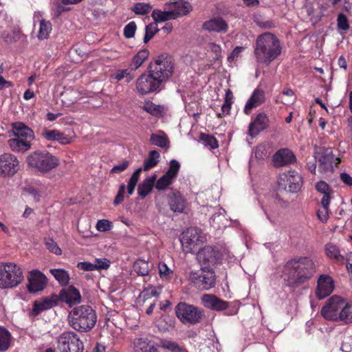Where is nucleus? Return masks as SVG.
Listing matches in <instances>:
<instances>
[{"instance_id":"f257e3e1","label":"nucleus","mask_w":352,"mask_h":352,"mask_svg":"<svg viewBox=\"0 0 352 352\" xmlns=\"http://www.w3.org/2000/svg\"><path fill=\"white\" fill-rule=\"evenodd\" d=\"M314 269V263L309 258L294 259L285 264L281 277L287 285L294 287L310 278Z\"/></svg>"},{"instance_id":"f03ea898","label":"nucleus","mask_w":352,"mask_h":352,"mask_svg":"<svg viewBox=\"0 0 352 352\" xmlns=\"http://www.w3.org/2000/svg\"><path fill=\"white\" fill-rule=\"evenodd\" d=\"M280 52V42L275 35L265 33L256 38L254 55L258 63L269 65Z\"/></svg>"},{"instance_id":"7ed1b4c3","label":"nucleus","mask_w":352,"mask_h":352,"mask_svg":"<svg viewBox=\"0 0 352 352\" xmlns=\"http://www.w3.org/2000/svg\"><path fill=\"white\" fill-rule=\"evenodd\" d=\"M70 326L76 331L85 332L92 329L96 322L95 311L89 305L74 308L69 314Z\"/></svg>"},{"instance_id":"20e7f679","label":"nucleus","mask_w":352,"mask_h":352,"mask_svg":"<svg viewBox=\"0 0 352 352\" xmlns=\"http://www.w3.org/2000/svg\"><path fill=\"white\" fill-rule=\"evenodd\" d=\"M23 279V272L19 265L14 262H0V289L14 288Z\"/></svg>"},{"instance_id":"39448f33","label":"nucleus","mask_w":352,"mask_h":352,"mask_svg":"<svg viewBox=\"0 0 352 352\" xmlns=\"http://www.w3.org/2000/svg\"><path fill=\"white\" fill-rule=\"evenodd\" d=\"M27 162L30 167L43 173L52 170L59 164V160L46 151L32 153L28 156Z\"/></svg>"},{"instance_id":"423d86ee","label":"nucleus","mask_w":352,"mask_h":352,"mask_svg":"<svg viewBox=\"0 0 352 352\" xmlns=\"http://www.w3.org/2000/svg\"><path fill=\"white\" fill-rule=\"evenodd\" d=\"M179 240L183 251L185 253H192L206 241L207 237L200 229L189 228L182 233Z\"/></svg>"},{"instance_id":"0eeeda50","label":"nucleus","mask_w":352,"mask_h":352,"mask_svg":"<svg viewBox=\"0 0 352 352\" xmlns=\"http://www.w3.org/2000/svg\"><path fill=\"white\" fill-rule=\"evenodd\" d=\"M315 157L318 161V171L324 175L331 174L334 167L340 163V160L335 157L330 148H316Z\"/></svg>"},{"instance_id":"6e6552de","label":"nucleus","mask_w":352,"mask_h":352,"mask_svg":"<svg viewBox=\"0 0 352 352\" xmlns=\"http://www.w3.org/2000/svg\"><path fill=\"white\" fill-rule=\"evenodd\" d=\"M57 349L59 352H82L84 346L78 336L72 331H64L57 339Z\"/></svg>"},{"instance_id":"1a4fd4ad","label":"nucleus","mask_w":352,"mask_h":352,"mask_svg":"<svg viewBox=\"0 0 352 352\" xmlns=\"http://www.w3.org/2000/svg\"><path fill=\"white\" fill-rule=\"evenodd\" d=\"M278 188L289 192H298L303 184L302 176L294 170H289L279 175Z\"/></svg>"},{"instance_id":"9d476101","label":"nucleus","mask_w":352,"mask_h":352,"mask_svg":"<svg viewBox=\"0 0 352 352\" xmlns=\"http://www.w3.org/2000/svg\"><path fill=\"white\" fill-rule=\"evenodd\" d=\"M177 317L184 324H195L202 318L203 311L192 305L179 302L175 307Z\"/></svg>"},{"instance_id":"9b49d317","label":"nucleus","mask_w":352,"mask_h":352,"mask_svg":"<svg viewBox=\"0 0 352 352\" xmlns=\"http://www.w3.org/2000/svg\"><path fill=\"white\" fill-rule=\"evenodd\" d=\"M344 300V298L338 296L329 298L321 309L322 316L327 320L338 321Z\"/></svg>"},{"instance_id":"f8f14e48","label":"nucleus","mask_w":352,"mask_h":352,"mask_svg":"<svg viewBox=\"0 0 352 352\" xmlns=\"http://www.w3.org/2000/svg\"><path fill=\"white\" fill-rule=\"evenodd\" d=\"M173 69V66L170 58L159 57L152 66L151 74L162 84L171 76Z\"/></svg>"},{"instance_id":"ddd939ff","label":"nucleus","mask_w":352,"mask_h":352,"mask_svg":"<svg viewBox=\"0 0 352 352\" xmlns=\"http://www.w3.org/2000/svg\"><path fill=\"white\" fill-rule=\"evenodd\" d=\"M19 168V162L16 156L10 153H4L0 155V177H12Z\"/></svg>"},{"instance_id":"4468645a","label":"nucleus","mask_w":352,"mask_h":352,"mask_svg":"<svg viewBox=\"0 0 352 352\" xmlns=\"http://www.w3.org/2000/svg\"><path fill=\"white\" fill-rule=\"evenodd\" d=\"M161 84L152 74H143L136 80V90L141 95L160 90Z\"/></svg>"},{"instance_id":"2eb2a0df","label":"nucleus","mask_w":352,"mask_h":352,"mask_svg":"<svg viewBox=\"0 0 352 352\" xmlns=\"http://www.w3.org/2000/svg\"><path fill=\"white\" fill-rule=\"evenodd\" d=\"M28 291L31 293H35L43 291L45 288L47 284V278L41 271L33 270L28 274Z\"/></svg>"},{"instance_id":"dca6fc26","label":"nucleus","mask_w":352,"mask_h":352,"mask_svg":"<svg viewBox=\"0 0 352 352\" xmlns=\"http://www.w3.org/2000/svg\"><path fill=\"white\" fill-rule=\"evenodd\" d=\"M179 168V163L175 160H172L170 162L169 168L167 172L159 179L155 181V188L160 190L166 189L176 178Z\"/></svg>"},{"instance_id":"f3484780","label":"nucleus","mask_w":352,"mask_h":352,"mask_svg":"<svg viewBox=\"0 0 352 352\" xmlns=\"http://www.w3.org/2000/svg\"><path fill=\"white\" fill-rule=\"evenodd\" d=\"M334 289V282L331 276L327 274L320 276L318 279L316 295L322 299L330 295Z\"/></svg>"},{"instance_id":"a211bd4d","label":"nucleus","mask_w":352,"mask_h":352,"mask_svg":"<svg viewBox=\"0 0 352 352\" xmlns=\"http://www.w3.org/2000/svg\"><path fill=\"white\" fill-rule=\"evenodd\" d=\"M296 161L293 152L288 148H281L275 153L273 156V163L276 167H281L291 164Z\"/></svg>"},{"instance_id":"6ab92c4d","label":"nucleus","mask_w":352,"mask_h":352,"mask_svg":"<svg viewBox=\"0 0 352 352\" xmlns=\"http://www.w3.org/2000/svg\"><path fill=\"white\" fill-rule=\"evenodd\" d=\"M202 305L210 309L222 311L228 307V302L212 294H204L201 298Z\"/></svg>"},{"instance_id":"aec40b11","label":"nucleus","mask_w":352,"mask_h":352,"mask_svg":"<svg viewBox=\"0 0 352 352\" xmlns=\"http://www.w3.org/2000/svg\"><path fill=\"white\" fill-rule=\"evenodd\" d=\"M59 296L61 301L65 302L70 307L78 304L81 301V295L79 291L74 286H69L62 289Z\"/></svg>"},{"instance_id":"412c9836","label":"nucleus","mask_w":352,"mask_h":352,"mask_svg":"<svg viewBox=\"0 0 352 352\" xmlns=\"http://www.w3.org/2000/svg\"><path fill=\"white\" fill-rule=\"evenodd\" d=\"M197 260L203 264H214L218 259V252L212 246H205L197 252Z\"/></svg>"},{"instance_id":"4be33fe9","label":"nucleus","mask_w":352,"mask_h":352,"mask_svg":"<svg viewBox=\"0 0 352 352\" xmlns=\"http://www.w3.org/2000/svg\"><path fill=\"white\" fill-rule=\"evenodd\" d=\"M268 125V119L265 113H258L256 118L249 125V134L256 136L261 131L264 130Z\"/></svg>"},{"instance_id":"5701e85b","label":"nucleus","mask_w":352,"mask_h":352,"mask_svg":"<svg viewBox=\"0 0 352 352\" xmlns=\"http://www.w3.org/2000/svg\"><path fill=\"white\" fill-rule=\"evenodd\" d=\"M265 99V92L261 89H256L245 105L244 113L248 115L253 108L263 103Z\"/></svg>"},{"instance_id":"b1692460","label":"nucleus","mask_w":352,"mask_h":352,"mask_svg":"<svg viewBox=\"0 0 352 352\" xmlns=\"http://www.w3.org/2000/svg\"><path fill=\"white\" fill-rule=\"evenodd\" d=\"M43 137L48 141H58L60 144L65 145L72 142L69 137L65 135L58 130L45 129L42 132Z\"/></svg>"},{"instance_id":"393cba45","label":"nucleus","mask_w":352,"mask_h":352,"mask_svg":"<svg viewBox=\"0 0 352 352\" xmlns=\"http://www.w3.org/2000/svg\"><path fill=\"white\" fill-rule=\"evenodd\" d=\"M31 139L14 137L8 140V143L12 151L25 152L31 147Z\"/></svg>"},{"instance_id":"a878e982","label":"nucleus","mask_w":352,"mask_h":352,"mask_svg":"<svg viewBox=\"0 0 352 352\" xmlns=\"http://www.w3.org/2000/svg\"><path fill=\"white\" fill-rule=\"evenodd\" d=\"M12 133L14 137L33 140L34 135L33 131L23 122L12 124Z\"/></svg>"},{"instance_id":"bb28decb","label":"nucleus","mask_w":352,"mask_h":352,"mask_svg":"<svg viewBox=\"0 0 352 352\" xmlns=\"http://www.w3.org/2000/svg\"><path fill=\"white\" fill-rule=\"evenodd\" d=\"M170 210L174 212L182 213L187 208V203L182 195L179 193H174L169 199Z\"/></svg>"},{"instance_id":"cd10ccee","label":"nucleus","mask_w":352,"mask_h":352,"mask_svg":"<svg viewBox=\"0 0 352 352\" xmlns=\"http://www.w3.org/2000/svg\"><path fill=\"white\" fill-rule=\"evenodd\" d=\"M203 28L210 32H221L227 30L228 25L221 19H213L206 21L203 24Z\"/></svg>"},{"instance_id":"c85d7f7f","label":"nucleus","mask_w":352,"mask_h":352,"mask_svg":"<svg viewBox=\"0 0 352 352\" xmlns=\"http://www.w3.org/2000/svg\"><path fill=\"white\" fill-rule=\"evenodd\" d=\"M134 352H157L154 344L147 338H137L133 342Z\"/></svg>"},{"instance_id":"c756f323","label":"nucleus","mask_w":352,"mask_h":352,"mask_svg":"<svg viewBox=\"0 0 352 352\" xmlns=\"http://www.w3.org/2000/svg\"><path fill=\"white\" fill-rule=\"evenodd\" d=\"M206 56L210 61H217L221 57V47L214 42H209L205 47Z\"/></svg>"},{"instance_id":"7c9ffc66","label":"nucleus","mask_w":352,"mask_h":352,"mask_svg":"<svg viewBox=\"0 0 352 352\" xmlns=\"http://www.w3.org/2000/svg\"><path fill=\"white\" fill-rule=\"evenodd\" d=\"M325 254L330 259L342 263L344 257L340 254V248L333 243H327L324 247Z\"/></svg>"},{"instance_id":"2f4dec72","label":"nucleus","mask_w":352,"mask_h":352,"mask_svg":"<svg viewBox=\"0 0 352 352\" xmlns=\"http://www.w3.org/2000/svg\"><path fill=\"white\" fill-rule=\"evenodd\" d=\"M157 177L155 175L146 178L143 182L138 186V194L142 198L145 197L152 190Z\"/></svg>"},{"instance_id":"473e14b6","label":"nucleus","mask_w":352,"mask_h":352,"mask_svg":"<svg viewBox=\"0 0 352 352\" xmlns=\"http://www.w3.org/2000/svg\"><path fill=\"white\" fill-rule=\"evenodd\" d=\"M152 17L155 21V23L158 22H164L170 19H177V14L172 11H161L160 10H154L152 12Z\"/></svg>"},{"instance_id":"72a5a7b5","label":"nucleus","mask_w":352,"mask_h":352,"mask_svg":"<svg viewBox=\"0 0 352 352\" xmlns=\"http://www.w3.org/2000/svg\"><path fill=\"white\" fill-rule=\"evenodd\" d=\"M201 287L203 289H209L213 287L215 285V276L212 271L204 270L201 280H200Z\"/></svg>"},{"instance_id":"f704fd0d","label":"nucleus","mask_w":352,"mask_h":352,"mask_svg":"<svg viewBox=\"0 0 352 352\" xmlns=\"http://www.w3.org/2000/svg\"><path fill=\"white\" fill-rule=\"evenodd\" d=\"M330 200L325 197L321 199L320 206L318 209L317 216L319 220L322 222H327L329 219V206Z\"/></svg>"},{"instance_id":"c9c22d12","label":"nucleus","mask_w":352,"mask_h":352,"mask_svg":"<svg viewBox=\"0 0 352 352\" xmlns=\"http://www.w3.org/2000/svg\"><path fill=\"white\" fill-rule=\"evenodd\" d=\"M11 333L5 328L0 327V351H7L11 345Z\"/></svg>"},{"instance_id":"e433bc0d","label":"nucleus","mask_w":352,"mask_h":352,"mask_svg":"<svg viewBox=\"0 0 352 352\" xmlns=\"http://www.w3.org/2000/svg\"><path fill=\"white\" fill-rule=\"evenodd\" d=\"M344 324L352 322V302H347L345 300L342 307L341 315L339 320Z\"/></svg>"},{"instance_id":"4c0bfd02","label":"nucleus","mask_w":352,"mask_h":352,"mask_svg":"<svg viewBox=\"0 0 352 352\" xmlns=\"http://www.w3.org/2000/svg\"><path fill=\"white\" fill-rule=\"evenodd\" d=\"M53 305L54 301L46 298L41 300H36L32 311L35 315H38L41 311L50 309Z\"/></svg>"},{"instance_id":"58836bf2","label":"nucleus","mask_w":352,"mask_h":352,"mask_svg":"<svg viewBox=\"0 0 352 352\" xmlns=\"http://www.w3.org/2000/svg\"><path fill=\"white\" fill-rule=\"evenodd\" d=\"M50 273L61 285H67L69 281L68 272L63 269H51Z\"/></svg>"},{"instance_id":"ea45409f","label":"nucleus","mask_w":352,"mask_h":352,"mask_svg":"<svg viewBox=\"0 0 352 352\" xmlns=\"http://www.w3.org/2000/svg\"><path fill=\"white\" fill-rule=\"evenodd\" d=\"M160 155L157 151H151L144 160L143 168L146 171L155 166L160 161Z\"/></svg>"},{"instance_id":"a19ab883","label":"nucleus","mask_w":352,"mask_h":352,"mask_svg":"<svg viewBox=\"0 0 352 352\" xmlns=\"http://www.w3.org/2000/svg\"><path fill=\"white\" fill-rule=\"evenodd\" d=\"M233 101V95L230 90L228 89L226 91L225 101L221 107V113H217L218 117H222L230 113L231 105Z\"/></svg>"},{"instance_id":"79ce46f5","label":"nucleus","mask_w":352,"mask_h":352,"mask_svg":"<svg viewBox=\"0 0 352 352\" xmlns=\"http://www.w3.org/2000/svg\"><path fill=\"white\" fill-rule=\"evenodd\" d=\"M149 52L147 50H140L133 58L131 67L133 69H138L148 58Z\"/></svg>"},{"instance_id":"37998d69","label":"nucleus","mask_w":352,"mask_h":352,"mask_svg":"<svg viewBox=\"0 0 352 352\" xmlns=\"http://www.w3.org/2000/svg\"><path fill=\"white\" fill-rule=\"evenodd\" d=\"M142 108L147 113L155 116L161 115L164 111L162 106L155 104L150 101L145 102Z\"/></svg>"},{"instance_id":"c03bdc74","label":"nucleus","mask_w":352,"mask_h":352,"mask_svg":"<svg viewBox=\"0 0 352 352\" xmlns=\"http://www.w3.org/2000/svg\"><path fill=\"white\" fill-rule=\"evenodd\" d=\"M151 142L160 147H166L168 145V139L163 132L152 134L151 136Z\"/></svg>"},{"instance_id":"a18cd8bd","label":"nucleus","mask_w":352,"mask_h":352,"mask_svg":"<svg viewBox=\"0 0 352 352\" xmlns=\"http://www.w3.org/2000/svg\"><path fill=\"white\" fill-rule=\"evenodd\" d=\"M52 31V25L50 22L41 20L40 21V27L38 33V38L40 40L46 39L48 38L50 33Z\"/></svg>"},{"instance_id":"49530a36","label":"nucleus","mask_w":352,"mask_h":352,"mask_svg":"<svg viewBox=\"0 0 352 352\" xmlns=\"http://www.w3.org/2000/svg\"><path fill=\"white\" fill-rule=\"evenodd\" d=\"M192 10V7L191 4L188 1H184L181 3L178 4L175 10H173L175 14H177V18L182 16H185L189 14Z\"/></svg>"},{"instance_id":"de8ad7c7","label":"nucleus","mask_w":352,"mask_h":352,"mask_svg":"<svg viewBox=\"0 0 352 352\" xmlns=\"http://www.w3.org/2000/svg\"><path fill=\"white\" fill-rule=\"evenodd\" d=\"M160 344L162 348L168 349L172 352H187L183 346L170 340H162L161 341Z\"/></svg>"},{"instance_id":"09e8293b","label":"nucleus","mask_w":352,"mask_h":352,"mask_svg":"<svg viewBox=\"0 0 352 352\" xmlns=\"http://www.w3.org/2000/svg\"><path fill=\"white\" fill-rule=\"evenodd\" d=\"M113 78L118 81L125 78L126 82L129 83L133 79L134 76L128 69H124L116 71L113 74Z\"/></svg>"},{"instance_id":"8fccbe9b","label":"nucleus","mask_w":352,"mask_h":352,"mask_svg":"<svg viewBox=\"0 0 352 352\" xmlns=\"http://www.w3.org/2000/svg\"><path fill=\"white\" fill-rule=\"evenodd\" d=\"M135 272L140 276H146L148 274L149 267L148 263L144 260H138L134 263Z\"/></svg>"},{"instance_id":"3c124183","label":"nucleus","mask_w":352,"mask_h":352,"mask_svg":"<svg viewBox=\"0 0 352 352\" xmlns=\"http://www.w3.org/2000/svg\"><path fill=\"white\" fill-rule=\"evenodd\" d=\"M157 294L158 293L154 287H148L140 293L138 297V302L144 303L148 298L156 296Z\"/></svg>"},{"instance_id":"603ef678","label":"nucleus","mask_w":352,"mask_h":352,"mask_svg":"<svg viewBox=\"0 0 352 352\" xmlns=\"http://www.w3.org/2000/svg\"><path fill=\"white\" fill-rule=\"evenodd\" d=\"M142 170V168H139L131 175L127 186V190L129 195H132L133 193L135 186L139 180L140 174Z\"/></svg>"},{"instance_id":"864d4df0","label":"nucleus","mask_w":352,"mask_h":352,"mask_svg":"<svg viewBox=\"0 0 352 352\" xmlns=\"http://www.w3.org/2000/svg\"><path fill=\"white\" fill-rule=\"evenodd\" d=\"M152 7L149 3H135L132 10L138 15H144L150 12Z\"/></svg>"},{"instance_id":"5fc2aeb1","label":"nucleus","mask_w":352,"mask_h":352,"mask_svg":"<svg viewBox=\"0 0 352 352\" xmlns=\"http://www.w3.org/2000/svg\"><path fill=\"white\" fill-rule=\"evenodd\" d=\"M159 31L157 23H150L145 28V34L144 36V43H148L154 35Z\"/></svg>"},{"instance_id":"6e6d98bb","label":"nucleus","mask_w":352,"mask_h":352,"mask_svg":"<svg viewBox=\"0 0 352 352\" xmlns=\"http://www.w3.org/2000/svg\"><path fill=\"white\" fill-rule=\"evenodd\" d=\"M158 267L160 276L162 279L169 280L173 276V271L166 263H160Z\"/></svg>"},{"instance_id":"4d7b16f0","label":"nucleus","mask_w":352,"mask_h":352,"mask_svg":"<svg viewBox=\"0 0 352 352\" xmlns=\"http://www.w3.org/2000/svg\"><path fill=\"white\" fill-rule=\"evenodd\" d=\"M201 140L205 146H208L211 149H214L218 147V142L217 140L209 135L201 134Z\"/></svg>"},{"instance_id":"13d9d810","label":"nucleus","mask_w":352,"mask_h":352,"mask_svg":"<svg viewBox=\"0 0 352 352\" xmlns=\"http://www.w3.org/2000/svg\"><path fill=\"white\" fill-rule=\"evenodd\" d=\"M316 190L323 194L322 198L327 197L329 200L331 199L330 195L331 193V190L329 186L324 182H319L316 184Z\"/></svg>"},{"instance_id":"bf43d9fd","label":"nucleus","mask_w":352,"mask_h":352,"mask_svg":"<svg viewBox=\"0 0 352 352\" xmlns=\"http://www.w3.org/2000/svg\"><path fill=\"white\" fill-rule=\"evenodd\" d=\"M112 222L104 219L98 220L96 225V230L102 232L109 231L112 229Z\"/></svg>"},{"instance_id":"052dcab7","label":"nucleus","mask_w":352,"mask_h":352,"mask_svg":"<svg viewBox=\"0 0 352 352\" xmlns=\"http://www.w3.org/2000/svg\"><path fill=\"white\" fill-rule=\"evenodd\" d=\"M203 272H204V270H200V271H197V272L192 271L188 275L189 280L191 281L192 283H194L195 285L198 288L201 287L200 280H201Z\"/></svg>"},{"instance_id":"680f3d73","label":"nucleus","mask_w":352,"mask_h":352,"mask_svg":"<svg viewBox=\"0 0 352 352\" xmlns=\"http://www.w3.org/2000/svg\"><path fill=\"white\" fill-rule=\"evenodd\" d=\"M45 245L52 253L56 255L61 254V249L58 247L57 243L52 239H47L45 240Z\"/></svg>"},{"instance_id":"e2e57ef3","label":"nucleus","mask_w":352,"mask_h":352,"mask_svg":"<svg viewBox=\"0 0 352 352\" xmlns=\"http://www.w3.org/2000/svg\"><path fill=\"white\" fill-rule=\"evenodd\" d=\"M137 29L136 24L134 21L129 22L124 28V36L127 38H133Z\"/></svg>"},{"instance_id":"0e129e2a","label":"nucleus","mask_w":352,"mask_h":352,"mask_svg":"<svg viewBox=\"0 0 352 352\" xmlns=\"http://www.w3.org/2000/svg\"><path fill=\"white\" fill-rule=\"evenodd\" d=\"M110 261L106 258H96L94 262L96 270H107L110 266Z\"/></svg>"},{"instance_id":"69168bd1","label":"nucleus","mask_w":352,"mask_h":352,"mask_svg":"<svg viewBox=\"0 0 352 352\" xmlns=\"http://www.w3.org/2000/svg\"><path fill=\"white\" fill-rule=\"evenodd\" d=\"M25 192L30 196L34 201H38L41 197V192L32 186H28L24 189Z\"/></svg>"},{"instance_id":"338daca9","label":"nucleus","mask_w":352,"mask_h":352,"mask_svg":"<svg viewBox=\"0 0 352 352\" xmlns=\"http://www.w3.org/2000/svg\"><path fill=\"white\" fill-rule=\"evenodd\" d=\"M338 27L342 30H347L349 28L348 19L345 15L340 14L338 17Z\"/></svg>"},{"instance_id":"774afa93","label":"nucleus","mask_w":352,"mask_h":352,"mask_svg":"<svg viewBox=\"0 0 352 352\" xmlns=\"http://www.w3.org/2000/svg\"><path fill=\"white\" fill-rule=\"evenodd\" d=\"M282 93L283 95L285 96L287 98L285 101H283V103L289 104L295 102L296 98L294 96V93L292 89L286 88L283 89Z\"/></svg>"}]
</instances>
